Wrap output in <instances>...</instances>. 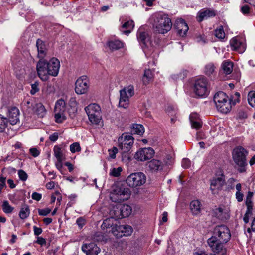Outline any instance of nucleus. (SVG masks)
Instances as JSON below:
<instances>
[{"label":"nucleus","mask_w":255,"mask_h":255,"mask_svg":"<svg viewBox=\"0 0 255 255\" xmlns=\"http://www.w3.org/2000/svg\"><path fill=\"white\" fill-rule=\"evenodd\" d=\"M207 243L214 254L226 255L227 249L225 247V243L218 240L215 237H210L207 240Z\"/></svg>","instance_id":"obj_12"},{"label":"nucleus","mask_w":255,"mask_h":255,"mask_svg":"<svg viewBox=\"0 0 255 255\" xmlns=\"http://www.w3.org/2000/svg\"><path fill=\"white\" fill-rule=\"evenodd\" d=\"M107 45L110 49L112 51L118 50L124 47V43L118 40L110 41L107 43Z\"/></svg>","instance_id":"obj_29"},{"label":"nucleus","mask_w":255,"mask_h":255,"mask_svg":"<svg viewBox=\"0 0 255 255\" xmlns=\"http://www.w3.org/2000/svg\"><path fill=\"white\" fill-rule=\"evenodd\" d=\"M248 101L252 107L255 108V91H250L248 93Z\"/></svg>","instance_id":"obj_39"},{"label":"nucleus","mask_w":255,"mask_h":255,"mask_svg":"<svg viewBox=\"0 0 255 255\" xmlns=\"http://www.w3.org/2000/svg\"><path fill=\"white\" fill-rule=\"evenodd\" d=\"M247 151L242 147H237L233 151V158L235 163L239 167L238 170L240 172L246 171L245 167L247 165L246 156Z\"/></svg>","instance_id":"obj_4"},{"label":"nucleus","mask_w":255,"mask_h":255,"mask_svg":"<svg viewBox=\"0 0 255 255\" xmlns=\"http://www.w3.org/2000/svg\"><path fill=\"white\" fill-rule=\"evenodd\" d=\"M38 51V57L40 59H44L47 55V49L44 42L40 39H38L36 42Z\"/></svg>","instance_id":"obj_21"},{"label":"nucleus","mask_w":255,"mask_h":255,"mask_svg":"<svg viewBox=\"0 0 255 255\" xmlns=\"http://www.w3.org/2000/svg\"><path fill=\"white\" fill-rule=\"evenodd\" d=\"M38 85L39 84L37 82H35L34 83L31 84V90H30L31 94L34 95L39 91V89L38 88Z\"/></svg>","instance_id":"obj_48"},{"label":"nucleus","mask_w":255,"mask_h":255,"mask_svg":"<svg viewBox=\"0 0 255 255\" xmlns=\"http://www.w3.org/2000/svg\"><path fill=\"white\" fill-rule=\"evenodd\" d=\"M120 205H117L110 210L111 218L113 220L123 218Z\"/></svg>","instance_id":"obj_25"},{"label":"nucleus","mask_w":255,"mask_h":255,"mask_svg":"<svg viewBox=\"0 0 255 255\" xmlns=\"http://www.w3.org/2000/svg\"><path fill=\"white\" fill-rule=\"evenodd\" d=\"M204 73L208 77H214L217 74V67L213 63L210 62L205 65Z\"/></svg>","instance_id":"obj_22"},{"label":"nucleus","mask_w":255,"mask_h":255,"mask_svg":"<svg viewBox=\"0 0 255 255\" xmlns=\"http://www.w3.org/2000/svg\"><path fill=\"white\" fill-rule=\"evenodd\" d=\"M190 209L194 215H198L201 210V204L198 200H193L190 203Z\"/></svg>","instance_id":"obj_28"},{"label":"nucleus","mask_w":255,"mask_h":255,"mask_svg":"<svg viewBox=\"0 0 255 255\" xmlns=\"http://www.w3.org/2000/svg\"><path fill=\"white\" fill-rule=\"evenodd\" d=\"M190 121L200 120L199 116L197 113H192L190 115Z\"/></svg>","instance_id":"obj_62"},{"label":"nucleus","mask_w":255,"mask_h":255,"mask_svg":"<svg viewBox=\"0 0 255 255\" xmlns=\"http://www.w3.org/2000/svg\"><path fill=\"white\" fill-rule=\"evenodd\" d=\"M225 179L222 175L220 177H216L211 180L210 189L213 194H216L221 190L225 184Z\"/></svg>","instance_id":"obj_16"},{"label":"nucleus","mask_w":255,"mask_h":255,"mask_svg":"<svg viewBox=\"0 0 255 255\" xmlns=\"http://www.w3.org/2000/svg\"><path fill=\"white\" fill-rule=\"evenodd\" d=\"M82 250L87 255H98L100 252V248L94 243L84 244Z\"/></svg>","instance_id":"obj_18"},{"label":"nucleus","mask_w":255,"mask_h":255,"mask_svg":"<svg viewBox=\"0 0 255 255\" xmlns=\"http://www.w3.org/2000/svg\"><path fill=\"white\" fill-rule=\"evenodd\" d=\"M211 237H215L218 240L227 243L231 238V234L229 228L225 225L217 226L213 230V235Z\"/></svg>","instance_id":"obj_11"},{"label":"nucleus","mask_w":255,"mask_h":255,"mask_svg":"<svg viewBox=\"0 0 255 255\" xmlns=\"http://www.w3.org/2000/svg\"><path fill=\"white\" fill-rule=\"evenodd\" d=\"M214 101L218 110L222 113H227L231 108L228 97L223 92H217L214 95Z\"/></svg>","instance_id":"obj_3"},{"label":"nucleus","mask_w":255,"mask_h":255,"mask_svg":"<svg viewBox=\"0 0 255 255\" xmlns=\"http://www.w3.org/2000/svg\"><path fill=\"white\" fill-rule=\"evenodd\" d=\"M215 16V13L213 10H206L203 11H200L198 12L197 16L198 21L201 22L204 19H206L209 17H213Z\"/></svg>","instance_id":"obj_27"},{"label":"nucleus","mask_w":255,"mask_h":255,"mask_svg":"<svg viewBox=\"0 0 255 255\" xmlns=\"http://www.w3.org/2000/svg\"><path fill=\"white\" fill-rule=\"evenodd\" d=\"M230 45L231 47L235 50H243L244 48V44L236 37L230 40Z\"/></svg>","instance_id":"obj_31"},{"label":"nucleus","mask_w":255,"mask_h":255,"mask_svg":"<svg viewBox=\"0 0 255 255\" xmlns=\"http://www.w3.org/2000/svg\"><path fill=\"white\" fill-rule=\"evenodd\" d=\"M154 154V150L151 148H144L137 151L134 158L140 161H144L151 159Z\"/></svg>","instance_id":"obj_14"},{"label":"nucleus","mask_w":255,"mask_h":255,"mask_svg":"<svg viewBox=\"0 0 255 255\" xmlns=\"http://www.w3.org/2000/svg\"><path fill=\"white\" fill-rule=\"evenodd\" d=\"M133 143V137L126 134H123L118 139V146L122 153L129 152L132 147Z\"/></svg>","instance_id":"obj_9"},{"label":"nucleus","mask_w":255,"mask_h":255,"mask_svg":"<svg viewBox=\"0 0 255 255\" xmlns=\"http://www.w3.org/2000/svg\"><path fill=\"white\" fill-rule=\"evenodd\" d=\"M153 78V73L150 69L145 70L144 74L142 78V81L144 85L148 84L152 81Z\"/></svg>","instance_id":"obj_32"},{"label":"nucleus","mask_w":255,"mask_h":255,"mask_svg":"<svg viewBox=\"0 0 255 255\" xmlns=\"http://www.w3.org/2000/svg\"><path fill=\"white\" fill-rule=\"evenodd\" d=\"M114 220L111 218H108L105 219L101 225L102 229L105 232H111L112 229L115 227L114 225Z\"/></svg>","instance_id":"obj_24"},{"label":"nucleus","mask_w":255,"mask_h":255,"mask_svg":"<svg viewBox=\"0 0 255 255\" xmlns=\"http://www.w3.org/2000/svg\"><path fill=\"white\" fill-rule=\"evenodd\" d=\"M137 36L138 41L144 44H146L148 40V34L144 31H138Z\"/></svg>","instance_id":"obj_36"},{"label":"nucleus","mask_w":255,"mask_h":255,"mask_svg":"<svg viewBox=\"0 0 255 255\" xmlns=\"http://www.w3.org/2000/svg\"><path fill=\"white\" fill-rule=\"evenodd\" d=\"M36 242L37 244L42 246L46 244V240L45 239H44L43 238H42L41 237H38Z\"/></svg>","instance_id":"obj_63"},{"label":"nucleus","mask_w":255,"mask_h":255,"mask_svg":"<svg viewBox=\"0 0 255 255\" xmlns=\"http://www.w3.org/2000/svg\"><path fill=\"white\" fill-rule=\"evenodd\" d=\"M131 132L134 134L141 135L144 132V128L142 125L134 124L131 128Z\"/></svg>","instance_id":"obj_34"},{"label":"nucleus","mask_w":255,"mask_h":255,"mask_svg":"<svg viewBox=\"0 0 255 255\" xmlns=\"http://www.w3.org/2000/svg\"><path fill=\"white\" fill-rule=\"evenodd\" d=\"M130 195L129 188L122 186H115L110 194L111 200L114 202H121L128 199Z\"/></svg>","instance_id":"obj_5"},{"label":"nucleus","mask_w":255,"mask_h":255,"mask_svg":"<svg viewBox=\"0 0 255 255\" xmlns=\"http://www.w3.org/2000/svg\"><path fill=\"white\" fill-rule=\"evenodd\" d=\"M93 239L98 242L102 241L104 239V236L100 233H96L93 236Z\"/></svg>","instance_id":"obj_52"},{"label":"nucleus","mask_w":255,"mask_h":255,"mask_svg":"<svg viewBox=\"0 0 255 255\" xmlns=\"http://www.w3.org/2000/svg\"><path fill=\"white\" fill-rule=\"evenodd\" d=\"M120 97L119 102L120 107L127 108L129 104V98L134 94V89L132 85H129L120 90Z\"/></svg>","instance_id":"obj_8"},{"label":"nucleus","mask_w":255,"mask_h":255,"mask_svg":"<svg viewBox=\"0 0 255 255\" xmlns=\"http://www.w3.org/2000/svg\"><path fill=\"white\" fill-rule=\"evenodd\" d=\"M76 223L80 228H82L85 224V220L83 218L80 217L77 219Z\"/></svg>","instance_id":"obj_55"},{"label":"nucleus","mask_w":255,"mask_h":255,"mask_svg":"<svg viewBox=\"0 0 255 255\" xmlns=\"http://www.w3.org/2000/svg\"><path fill=\"white\" fill-rule=\"evenodd\" d=\"M214 213L216 216L221 219H227L229 217L228 211L224 207H219L214 210Z\"/></svg>","instance_id":"obj_23"},{"label":"nucleus","mask_w":255,"mask_h":255,"mask_svg":"<svg viewBox=\"0 0 255 255\" xmlns=\"http://www.w3.org/2000/svg\"><path fill=\"white\" fill-rule=\"evenodd\" d=\"M221 68L224 73L230 74L233 70V63L231 61H224L222 64Z\"/></svg>","instance_id":"obj_30"},{"label":"nucleus","mask_w":255,"mask_h":255,"mask_svg":"<svg viewBox=\"0 0 255 255\" xmlns=\"http://www.w3.org/2000/svg\"><path fill=\"white\" fill-rule=\"evenodd\" d=\"M54 155L57 160H63L64 159L63 154L61 148L58 146H55L53 149Z\"/></svg>","instance_id":"obj_38"},{"label":"nucleus","mask_w":255,"mask_h":255,"mask_svg":"<svg viewBox=\"0 0 255 255\" xmlns=\"http://www.w3.org/2000/svg\"><path fill=\"white\" fill-rule=\"evenodd\" d=\"M122 169V168L119 167L117 168H113L110 173V174L114 177H118L120 175Z\"/></svg>","instance_id":"obj_45"},{"label":"nucleus","mask_w":255,"mask_h":255,"mask_svg":"<svg viewBox=\"0 0 255 255\" xmlns=\"http://www.w3.org/2000/svg\"><path fill=\"white\" fill-rule=\"evenodd\" d=\"M18 174L19 179L23 181H26L28 178L27 173L23 170H18Z\"/></svg>","instance_id":"obj_47"},{"label":"nucleus","mask_w":255,"mask_h":255,"mask_svg":"<svg viewBox=\"0 0 255 255\" xmlns=\"http://www.w3.org/2000/svg\"><path fill=\"white\" fill-rule=\"evenodd\" d=\"M58 133L54 132V133H53L52 135H51L49 136V139L51 141L55 142L58 139Z\"/></svg>","instance_id":"obj_60"},{"label":"nucleus","mask_w":255,"mask_h":255,"mask_svg":"<svg viewBox=\"0 0 255 255\" xmlns=\"http://www.w3.org/2000/svg\"><path fill=\"white\" fill-rule=\"evenodd\" d=\"M163 163L158 160L153 159L148 163V167L152 172L160 171L163 168Z\"/></svg>","instance_id":"obj_20"},{"label":"nucleus","mask_w":255,"mask_h":255,"mask_svg":"<svg viewBox=\"0 0 255 255\" xmlns=\"http://www.w3.org/2000/svg\"><path fill=\"white\" fill-rule=\"evenodd\" d=\"M123 218L128 217L132 212L131 207L127 204L120 205Z\"/></svg>","instance_id":"obj_33"},{"label":"nucleus","mask_w":255,"mask_h":255,"mask_svg":"<svg viewBox=\"0 0 255 255\" xmlns=\"http://www.w3.org/2000/svg\"><path fill=\"white\" fill-rule=\"evenodd\" d=\"M146 180V176L142 172H136L129 175L126 179L127 185L130 187H136L143 185Z\"/></svg>","instance_id":"obj_10"},{"label":"nucleus","mask_w":255,"mask_h":255,"mask_svg":"<svg viewBox=\"0 0 255 255\" xmlns=\"http://www.w3.org/2000/svg\"><path fill=\"white\" fill-rule=\"evenodd\" d=\"M2 208L3 212L7 214L11 213L14 209V208L9 205L7 201H3Z\"/></svg>","instance_id":"obj_40"},{"label":"nucleus","mask_w":255,"mask_h":255,"mask_svg":"<svg viewBox=\"0 0 255 255\" xmlns=\"http://www.w3.org/2000/svg\"><path fill=\"white\" fill-rule=\"evenodd\" d=\"M175 26L180 36L184 37L186 35L189 27L184 19L178 20L175 23Z\"/></svg>","instance_id":"obj_19"},{"label":"nucleus","mask_w":255,"mask_h":255,"mask_svg":"<svg viewBox=\"0 0 255 255\" xmlns=\"http://www.w3.org/2000/svg\"><path fill=\"white\" fill-rule=\"evenodd\" d=\"M215 36L219 39H223L225 36V33L222 27L217 29L215 31Z\"/></svg>","instance_id":"obj_42"},{"label":"nucleus","mask_w":255,"mask_h":255,"mask_svg":"<svg viewBox=\"0 0 255 255\" xmlns=\"http://www.w3.org/2000/svg\"><path fill=\"white\" fill-rule=\"evenodd\" d=\"M191 162L188 158H184L181 163L182 166L185 168H188L190 166Z\"/></svg>","instance_id":"obj_53"},{"label":"nucleus","mask_w":255,"mask_h":255,"mask_svg":"<svg viewBox=\"0 0 255 255\" xmlns=\"http://www.w3.org/2000/svg\"><path fill=\"white\" fill-rule=\"evenodd\" d=\"M8 124V120L6 118L0 115V132L3 131L6 128Z\"/></svg>","instance_id":"obj_41"},{"label":"nucleus","mask_w":255,"mask_h":255,"mask_svg":"<svg viewBox=\"0 0 255 255\" xmlns=\"http://www.w3.org/2000/svg\"><path fill=\"white\" fill-rule=\"evenodd\" d=\"M60 64L56 58H52L49 61L45 59H39L36 64V71L39 78L46 81L49 76L56 77L59 73Z\"/></svg>","instance_id":"obj_1"},{"label":"nucleus","mask_w":255,"mask_h":255,"mask_svg":"<svg viewBox=\"0 0 255 255\" xmlns=\"http://www.w3.org/2000/svg\"><path fill=\"white\" fill-rule=\"evenodd\" d=\"M153 26L157 32L164 34L171 29L172 25L171 20L167 15L157 13L153 16Z\"/></svg>","instance_id":"obj_2"},{"label":"nucleus","mask_w":255,"mask_h":255,"mask_svg":"<svg viewBox=\"0 0 255 255\" xmlns=\"http://www.w3.org/2000/svg\"><path fill=\"white\" fill-rule=\"evenodd\" d=\"M33 110L40 118H43L46 114V110L44 106L40 103L35 104Z\"/></svg>","instance_id":"obj_26"},{"label":"nucleus","mask_w":255,"mask_h":255,"mask_svg":"<svg viewBox=\"0 0 255 255\" xmlns=\"http://www.w3.org/2000/svg\"><path fill=\"white\" fill-rule=\"evenodd\" d=\"M251 230L255 232V217L254 218L251 224V229L248 228L247 229V232L249 233L251 232Z\"/></svg>","instance_id":"obj_64"},{"label":"nucleus","mask_w":255,"mask_h":255,"mask_svg":"<svg viewBox=\"0 0 255 255\" xmlns=\"http://www.w3.org/2000/svg\"><path fill=\"white\" fill-rule=\"evenodd\" d=\"M55 121L57 123H62L65 120V116L62 112H56L55 114Z\"/></svg>","instance_id":"obj_44"},{"label":"nucleus","mask_w":255,"mask_h":255,"mask_svg":"<svg viewBox=\"0 0 255 255\" xmlns=\"http://www.w3.org/2000/svg\"><path fill=\"white\" fill-rule=\"evenodd\" d=\"M245 203L247 208L246 212L247 213H252L253 207V201H246Z\"/></svg>","instance_id":"obj_50"},{"label":"nucleus","mask_w":255,"mask_h":255,"mask_svg":"<svg viewBox=\"0 0 255 255\" xmlns=\"http://www.w3.org/2000/svg\"><path fill=\"white\" fill-rule=\"evenodd\" d=\"M55 104L57 105V107H62V110H65V103L63 100L60 99L58 100Z\"/></svg>","instance_id":"obj_59"},{"label":"nucleus","mask_w":255,"mask_h":255,"mask_svg":"<svg viewBox=\"0 0 255 255\" xmlns=\"http://www.w3.org/2000/svg\"><path fill=\"white\" fill-rule=\"evenodd\" d=\"M166 113L171 116H174L176 115V111L173 107L168 106L166 109Z\"/></svg>","instance_id":"obj_49"},{"label":"nucleus","mask_w":255,"mask_h":255,"mask_svg":"<svg viewBox=\"0 0 255 255\" xmlns=\"http://www.w3.org/2000/svg\"><path fill=\"white\" fill-rule=\"evenodd\" d=\"M31 154L34 157H37L39 155V151L36 148H32L29 150Z\"/></svg>","instance_id":"obj_57"},{"label":"nucleus","mask_w":255,"mask_h":255,"mask_svg":"<svg viewBox=\"0 0 255 255\" xmlns=\"http://www.w3.org/2000/svg\"><path fill=\"white\" fill-rule=\"evenodd\" d=\"M19 111L16 107L8 108L7 116L8 120L11 125H15L19 121Z\"/></svg>","instance_id":"obj_17"},{"label":"nucleus","mask_w":255,"mask_h":255,"mask_svg":"<svg viewBox=\"0 0 255 255\" xmlns=\"http://www.w3.org/2000/svg\"><path fill=\"white\" fill-rule=\"evenodd\" d=\"M50 212L51 209L48 208L38 210L39 214L42 216H46L49 213H50Z\"/></svg>","instance_id":"obj_54"},{"label":"nucleus","mask_w":255,"mask_h":255,"mask_svg":"<svg viewBox=\"0 0 255 255\" xmlns=\"http://www.w3.org/2000/svg\"><path fill=\"white\" fill-rule=\"evenodd\" d=\"M81 147L78 142H75L70 146V150L72 153L79 152L81 151Z\"/></svg>","instance_id":"obj_43"},{"label":"nucleus","mask_w":255,"mask_h":255,"mask_svg":"<svg viewBox=\"0 0 255 255\" xmlns=\"http://www.w3.org/2000/svg\"><path fill=\"white\" fill-rule=\"evenodd\" d=\"M209 84L207 79L201 77L196 79L194 83L193 92L198 97L207 96L209 92Z\"/></svg>","instance_id":"obj_7"},{"label":"nucleus","mask_w":255,"mask_h":255,"mask_svg":"<svg viewBox=\"0 0 255 255\" xmlns=\"http://www.w3.org/2000/svg\"><path fill=\"white\" fill-rule=\"evenodd\" d=\"M134 27V22L132 20H129L128 21L126 22H125L123 25L122 28H126L127 29V30H124L123 31V32L125 34H128L130 33L131 31V30L133 29Z\"/></svg>","instance_id":"obj_35"},{"label":"nucleus","mask_w":255,"mask_h":255,"mask_svg":"<svg viewBox=\"0 0 255 255\" xmlns=\"http://www.w3.org/2000/svg\"><path fill=\"white\" fill-rule=\"evenodd\" d=\"M88 88V80L86 76L80 77L76 80L75 91L77 94H85L87 92Z\"/></svg>","instance_id":"obj_15"},{"label":"nucleus","mask_w":255,"mask_h":255,"mask_svg":"<svg viewBox=\"0 0 255 255\" xmlns=\"http://www.w3.org/2000/svg\"><path fill=\"white\" fill-rule=\"evenodd\" d=\"M132 231V227L128 225H115V227L112 229V233L118 238L129 236Z\"/></svg>","instance_id":"obj_13"},{"label":"nucleus","mask_w":255,"mask_h":255,"mask_svg":"<svg viewBox=\"0 0 255 255\" xmlns=\"http://www.w3.org/2000/svg\"><path fill=\"white\" fill-rule=\"evenodd\" d=\"M118 149L116 147H113L112 149L108 150L109 157L111 159H115L116 155L118 153Z\"/></svg>","instance_id":"obj_46"},{"label":"nucleus","mask_w":255,"mask_h":255,"mask_svg":"<svg viewBox=\"0 0 255 255\" xmlns=\"http://www.w3.org/2000/svg\"><path fill=\"white\" fill-rule=\"evenodd\" d=\"M31 197L33 199L36 201H39L41 199L42 195L37 192H33Z\"/></svg>","instance_id":"obj_58"},{"label":"nucleus","mask_w":255,"mask_h":255,"mask_svg":"<svg viewBox=\"0 0 255 255\" xmlns=\"http://www.w3.org/2000/svg\"><path fill=\"white\" fill-rule=\"evenodd\" d=\"M241 10L244 14H248L250 12V7L248 5H244L241 7Z\"/></svg>","instance_id":"obj_61"},{"label":"nucleus","mask_w":255,"mask_h":255,"mask_svg":"<svg viewBox=\"0 0 255 255\" xmlns=\"http://www.w3.org/2000/svg\"><path fill=\"white\" fill-rule=\"evenodd\" d=\"M235 196L238 202H240L243 201L244 194L241 192H236Z\"/></svg>","instance_id":"obj_56"},{"label":"nucleus","mask_w":255,"mask_h":255,"mask_svg":"<svg viewBox=\"0 0 255 255\" xmlns=\"http://www.w3.org/2000/svg\"><path fill=\"white\" fill-rule=\"evenodd\" d=\"M89 121L93 124H98L101 119L100 107L96 103L90 104L85 108Z\"/></svg>","instance_id":"obj_6"},{"label":"nucleus","mask_w":255,"mask_h":255,"mask_svg":"<svg viewBox=\"0 0 255 255\" xmlns=\"http://www.w3.org/2000/svg\"><path fill=\"white\" fill-rule=\"evenodd\" d=\"M191 124V126L193 128L198 129L201 127V124L200 123V120H195L190 121Z\"/></svg>","instance_id":"obj_51"},{"label":"nucleus","mask_w":255,"mask_h":255,"mask_svg":"<svg viewBox=\"0 0 255 255\" xmlns=\"http://www.w3.org/2000/svg\"><path fill=\"white\" fill-rule=\"evenodd\" d=\"M30 211L29 207L26 205H24L21 208L19 216L22 219L26 218L29 215Z\"/></svg>","instance_id":"obj_37"}]
</instances>
